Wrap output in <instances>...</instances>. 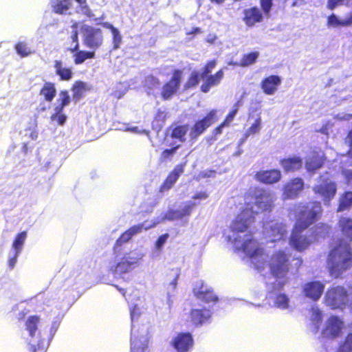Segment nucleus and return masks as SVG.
I'll list each match as a JSON object with an SVG mask.
<instances>
[{
    "instance_id": "nucleus-1",
    "label": "nucleus",
    "mask_w": 352,
    "mask_h": 352,
    "mask_svg": "<svg viewBox=\"0 0 352 352\" xmlns=\"http://www.w3.org/2000/svg\"><path fill=\"white\" fill-rule=\"evenodd\" d=\"M251 210L252 209L245 208L237 215L230 226L227 237L237 250H242L250 258L257 270L262 272L265 269L267 256L251 234L247 232L254 220L253 212Z\"/></svg>"
},
{
    "instance_id": "nucleus-2",
    "label": "nucleus",
    "mask_w": 352,
    "mask_h": 352,
    "mask_svg": "<svg viewBox=\"0 0 352 352\" xmlns=\"http://www.w3.org/2000/svg\"><path fill=\"white\" fill-rule=\"evenodd\" d=\"M296 222L289 238V245L297 251H303L316 241V238L302 236L300 233L316 221L322 212L319 202L309 203L299 206L298 208Z\"/></svg>"
},
{
    "instance_id": "nucleus-3",
    "label": "nucleus",
    "mask_w": 352,
    "mask_h": 352,
    "mask_svg": "<svg viewBox=\"0 0 352 352\" xmlns=\"http://www.w3.org/2000/svg\"><path fill=\"white\" fill-rule=\"evenodd\" d=\"M328 265L333 276L338 277L352 265V254L349 245L342 243L335 247L328 258Z\"/></svg>"
},
{
    "instance_id": "nucleus-4",
    "label": "nucleus",
    "mask_w": 352,
    "mask_h": 352,
    "mask_svg": "<svg viewBox=\"0 0 352 352\" xmlns=\"http://www.w3.org/2000/svg\"><path fill=\"white\" fill-rule=\"evenodd\" d=\"M245 208L253 212V215L259 212L271 210L273 208L274 198L270 192L263 188H254L250 190L246 197Z\"/></svg>"
},
{
    "instance_id": "nucleus-5",
    "label": "nucleus",
    "mask_w": 352,
    "mask_h": 352,
    "mask_svg": "<svg viewBox=\"0 0 352 352\" xmlns=\"http://www.w3.org/2000/svg\"><path fill=\"white\" fill-rule=\"evenodd\" d=\"M289 257L283 252H275L270 259V272L275 278L280 279L278 283L280 287L286 282L285 277L289 271Z\"/></svg>"
},
{
    "instance_id": "nucleus-6",
    "label": "nucleus",
    "mask_w": 352,
    "mask_h": 352,
    "mask_svg": "<svg viewBox=\"0 0 352 352\" xmlns=\"http://www.w3.org/2000/svg\"><path fill=\"white\" fill-rule=\"evenodd\" d=\"M313 190L322 198L324 204H328L334 197L337 186L336 184L330 179L329 174L325 173L320 177L318 184L314 187Z\"/></svg>"
},
{
    "instance_id": "nucleus-7",
    "label": "nucleus",
    "mask_w": 352,
    "mask_h": 352,
    "mask_svg": "<svg viewBox=\"0 0 352 352\" xmlns=\"http://www.w3.org/2000/svg\"><path fill=\"white\" fill-rule=\"evenodd\" d=\"M349 294L343 287L329 289L324 296L325 304L331 309H342L349 301Z\"/></svg>"
},
{
    "instance_id": "nucleus-8",
    "label": "nucleus",
    "mask_w": 352,
    "mask_h": 352,
    "mask_svg": "<svg viewBox=\"0 0 352 352\" xmlns=\"http://www.w3.org/2000/svg\"><path fill=\"white\" fill-rule=\"evenodd\" d=\"M263 232L271 242L280 241L287 234V226L276 220L266 221L263 223Z\"/></svg>"
},
{
    "instance_id": "nucleus-9",
    "label": "nucleus",
    "mask_w": 352,
    "mask_h": 352,
    "mask_svg": "<svg viewBox=\"0 0 352 352\" xmlns=\"http://www.w3.org/2000/svg\"><path fill=\"white\" fill-rule=\"evenodd\" d=\"M217 110L210 111L207 116L202 120L197 122L195 125L192 127L190 132V137L192 139H196L204 131L212 125L217 120Z\"/></svg>"
},
{
    "instance_id": "nucleus-10",
    "label": "nucleus",
    "mask_w": 352,
    "mask_h": 352,
    "mask_svg": "<svg viewBox=\"0 0 352 352\" xmlns=\"http://www.w3.org/2000/svg\"><path fill=\"white\" fill-rule=\"evenodd\" d=\"M343 323L338 317L331 316L325 322L322 336L327 338H336L340 335Z\"/></svg>"
},
{
    "instance_id": "nucleus-11",
    "label": "nucleus",
    "mask_w": 352,
    "mask_h": 352,
    "mask_svg": "<svg viewBox=\"0 0 352 352\" xmlns=\"http://www.w3.org/2000/svg\"><path fill=\"white\" fill-rule=\"evenodd\" d=\"M303 188V180L299 177L294 178L285 185L283 188V196L285 198H296L302 191Z\"/></svg>"
},
{
    "instance_id": "nucleus-12",
    "label": "nucleus",
    "mask_w": 352,
    "mask_h": 352,
    "mask_svg": "<svg viewBox=\"0 0 352 352\" xmlns=\"http://www.w3.org/2000/svg\"><path fill=\"white\" fill-rule=\"evenodd\" d=\"M182 79V72L175 71L172 79L166 83L162 91V96L164 99H169L177 91Z\"/></svg>"
},
{
    "instance_id": "nucleus-13",
    "label": "nucleus",
    "mask_w": 352,
    "mask_h": 352,
    "mask_svg": "<svg viewBox=\"0 0 352 352\" xmlns=\"http://www.w3.org/2000/svg\"><path fill=\"white\" fill-rule=\"evenodd\" d=\"M324 288V285L319 281L309 282L303 286V293L306 297L316 301L320 298Z\"/></svg>"
},
{
    "instance_id": "nucleus-14",
    "label": "nucleus",
    "mask_w": 352,
    "mask_h": 352,
    "mask_svg": "<svg viewBox=\"0 0 352 352\" xmlns=\"http://www.w3.org/2000/svg\"><path fill=\"white\" fill-rule=\"evenodd\" d=\"M255 178L260 182L272 184L280 181L281 172L277 169L260 170L256 173Z\"/></svg>"
},
{
    "instance_id": "nucleus-15",
    "label": "nucleus",
    "mask_w": 352,
    "mask_h": 352,
    "mask_svg": "<svg viewBox=\"0 0 352 352\" xmlns=\"http://www.w3.org/2000/svg\"><path fill=\"white\" fill-rule=\"evenodd\" d=\"M194 293L196 296L206 302H211L217 300V296L211 291L210 288L205 285L202 281H198L195 287Z\"/></svg>"
},
{
    "instance_id": "nucleus-16",
    "label": "nucleus",
    "mask_w": 352,
    "mask_h": 352,
    "mask_svg": "<svg viewBox=\"0 0 352 352\" xmlns=\"http://www.w3.org/2000/svg\"><path fill=\"white\" fill-rule=\"evenodd\" d=\"M281 83V78L278 76H270L263 79L261 83L263 91L267 95H274Z\"/></svg>"
},
{
    "instance_id": "nucleus-17",
    "label": "nucleus",
    "mask_w": 352,
    "mask_h": 352,
    "mask_svg": "<svg viewBox=\"0 0 352 352\" xmlns=\"http://www.w3.org/2000/svg\"><path fill=\"white\" fill-rule=\"evenodd\" d=\"M85 43L90 47H97L102 44V36L99 29L87 28L85 30Z\"/></svg>"
},
{
    "instance_id": "nucleus-18",
    "label": "nucleus",
    "mask_w": 352,
    "mask_h": 352,
    "mask_svg": "<svg viewBox=\"0 0 352 352\" xmlns=\"http://www.w3.org/2000/svg\"><path fill=\"white\" fill-rule=\"evenodd\" d=\"M324 163L322 153H313L307 157L305 162V168L308 172H314L320 168Z\"/></svg>"
},
{
    "instance_id": "nucleus-19",
    "label": "nucleus",
    "mask_w": 352,
    "mask_h": 352,
    "mask_svg": "<svg viewBox=\"0 0 352 352\" xmlns=\"http://www.w3.org/2000/svg\"><path fill=\"white\" fill-rule=\"evenodd\" d=\"M192 344V338L190 333L179 334L174 340V346L179 352L188 351Z\"/></svg>"
},
{
    "instance_id": "nucleus-20",
    "label": "nucleus",
    "mask_w": 352,
    "mask_h": 352,
    "mask_svg": "<svg viewBox=\"0 0 352 352\" xmlns=\"http://www.w3.org/2000/svg\"><path fill=\"white\" fill-rule=\"evenodd\" d=\"M223 77V70H219L214 75H212L205 78V82L201 85V89L203 92H208L210 87L216 86L219 84L221 79Z\"/></svg>"
},
{
    "instance_id": "nucleus-21",
    "label": "nucleus",
    "mask_w": 352,
    "mask_h": 352,
    "mask_svg": "<svg viewBox=\"0 0 352 352\" xmlns=\"http://www.w3.org/2000/svg\"><path fill=\"white\" fill-rule=\"evenodd\" d=\"M243 15V20L245 22H261L263 19L261 10L256 6L245 9Z\"/></svg>"
},
{
    "instance_id": "nucleus-22",
    "label": "nucleus",
    "mask_w": 352,
    "mask_h": 352,
    "mask_svg": "<svg viewBox=\"0 0 352 352\" xmlns=\"http://www.w3.org/2000/svg\"><path fill=\"white\" fill-rule=\"evenodd\" d=\"M54 69L56 74L60 76L62 80H69L72 78L73 72L71 68L64 65L62 61H54Z\"/></svg>"
},
{
    "instance_id": "nucleus-23",
    "label": "nucleus",
    "mask_w": 352,
    "mask_h": 352,
    "mask_svg": "<svg viewBox=\"0 0 352 352\" xmlns=\"http://www.w3.org/2000/svg\"><path fill=\"white\" fill-rule=\"evenodd\" d=\"M338 227L342 234L352 241V219L348 217H341L338 221Z\"/></svg>"
},
{
    "instance_id": "nucleus-24",
    "label": "nucleus",
    "mask_w": 352,
    "mask_h": 352,
    "mask_svg": "<svg viewBox=\"0 0 352 352\" xmlns=\"http://www.w3.org/2000/svg\"><path fill=\"white\" fill-rule=\"evenodd\" d=\"M302 160L298 157L285 159L281 162V166L286 172L297 170L302 167Z\"/></svg>"
},
{
    "instance_id": "nucleus-25",
    "label": "nucleus",
    "mask_w": 352,
    "mask_h": 352,
    "mask_svg": "<svg viewBox=\"0 0 352 352\" xmlns=\"http://www.w3.org/2000/svg\"><path fill=\"white\" fill-rule=\"evenodd\" d=\"M211 316L209 310L194 309L190 313V318L193 324H201L207 320Z\"/></svg>"
},
{
    "instance_id": "nucleus-26",
    "label": "nucleus",
    "mask_w": 352,
    "mask_h": 352,
    "mask_svg": "<svg viewBox=\"0 0 352 352\" xmlns=\"http://www.w3.org/2000/svg\"><path fill=\"white\" fill-rule=\"evenodd\" d=\"M184 172L183 166H177L166 179L162 190L170 189L177 180L180 175Z\"/></svg>"
},
{
    "instance_id": "nucleus-27",
    "label": "nucleus",
    "mask_w": 352,
    "mask_h": 352,
    "mask_svg": "<svg viewBox=\"0 0 352 352\" xmlns=\"http://www.w3.org/2000/svg\"><path fill=\"white\" fill-rule=\"evenodd\" d=\"M147 344V338L142 336L138 340L135 335L131 338V352H144Z\"/></svg>"
},
{
    "instance_id": "nucleus-28",
    "label": "nucleus",
    "mask_w": 352,
    "mask_h": 352,
    "mask_svg": "<svg viewBox=\"0 0 352 352\" xmlns=\"http://www.w3.org/2000/svg\"><path fill=\"white\" fill-rule=\"evenodd\" d=\"M71 0H52V6L57 14H64L71 7Z\"/></svg>"
},
{
    "instance_id": "nucleus-29",
    "label": "nucleus",
    "mask_w": 352,
    "mask_h": 352,
    "mask_svg": "<svg viewBox=\"0 0 352 352\" xmlns=\"http://www.w3.org/2000/svg\"><path fill=\"white\" fill-rule=\"evenodd\" d=\"M160 222V220H154L152 221L151 223H148V221H144L141 224L132 226L128 230L130 232L132 236H134L135 234L142 232V230H147L151 228L155 227Z\"/></svg>"
},
{
    "instance_id": "nucleus-30",
    "label": "nucleus",
    "mask_w": 352,
    "mask_h": 352,
    "mask_svg": "<svg viewBox=\"0 0 352 352\" xmlns=\"http://www.w3.org/2000/svg\"><path fill=\"white\" fill-rule=\"evenodd\" d=\"M71 98L67 91H61L58 94V98L56 100V106L54 109L58 111H63L65 107L70 104Z\"/></svg>"
},
{
    "instance_id": "nucleus-31",
    "label": "nucleus",
    "mask_w": 352,
    "mask_h": 352,
    "mask_svg": "<svg viewBox=\"0 0 352 352\" xmlns=\"http://www.w3.org/2000/svg\"><path fill=\"white\" fill-rule=\"evenodd\" d=\"M351 207H352V192H346L340 198L338 212L349 210Z\"/></svg>"
},
{
    "instance_id": "nucleus-32",
    "label": "nucleus",
    "mask_w": 352,
    "mask_h": 352,
    "mask_svg": "<svg viewBox=\"0 0 352 352\" xmlns=\"http://www.w3.org/2000/svg\"><path fill=\"white\" fill-rule=\"evenodd\" d=\"M56 93V90L54 85L51 82H46L41 90V94L43 96L48 102H51L54 99Z\"/></svg>"
},
{
    "instance_id": "nucleus-33",
    "label": "nucleus",
    "mask_w": 352,
    "mask_h": 352,
    "mask_svg": "<svg viewBox=\"0 0 352 352\" xmlns=\"http://www.w3.org/2000/svg\"><path fill=\"white\" fill-rule=\"evenodd\" d=\"M144 256V254L140 250H135L126 253L123 256L133 266L137 265L140 260Z\"/></svg>"
},
{
    "instance_id": "nucleus-34",
    "label": "nucleus",
    "mask_w": 352,
    "mask_h": 352,
    "mask_svg": "<svg viewBox=\"0 0 352 352\" xmlns=\"http://www.w3.org/2000/svg\"><path fill=\"white\" fill-rule=\"evenodd\" d=\"M95 56L94 52L80 51L76 52L74 55V63L76 65L82 64L85 60L93 58Z\"/></svg>"
},
{
    "instance_id": "nucleus-35",
    "label": "nucleus",
    "mask_w": 352,
    "mask_h": 352,
    "mask_svg": "<svg viewBox=\"0 0 352 352\" xmlns=\"http://www.w3.org/2000/svg\"><path fill=\"white\" fill-rule=\"evenodd\" d=\"M26 237H27L26 232H22L16 236V237L12 244V248L16 252V254H19V253L21 252L22 246L24 244Z\"/></svg>"
},
{
    "instance_id": "nucleus-36",
    "label": "nucleus",
    "mask_w": 352,
    "mask_h": 352,
    "mask_svg": "<svg viewBox=\"0 0 352 352\" xmlns=\"http://www.w3.org/2000/svg\"><path fill=\"white\" fill-rule=\"evenodd\" d=\"M133 269V266L131 265L129 261L122 258V260L117 263L115 272L119 274L127 273Z\"/></svg>"
},
{
    "instance_id": "nucleus-37",
    "label": "nucleus",
    "mask_w": 352,
    "mask_h": 352,
    "mask_svg": "<svg viewBox=\"0 0 352 352\" xmlns=\"http://www.w3.org/2000/svg\"><path fill=\"white\" fill-rule=\"evenodd\" d=\"M261 129V118L258 117L254 122L250 126V127L246 131L244 136L245 140L247 139L250 135L257 134Z\"/></svg>"
},
{
    "instance_id": "nucleus-38",
    "label": "nucleus",
    "mask_w": 352,
    "mask_h": 352,
    "mask_svg": "<svg viewBox=\"0 0 352 352\" xmlns=\"http://www.w3.org/2000/svg\"><path fill=\"white\" fill-rule=\"evenodd\" d=\"M107 24L108 25L107 28L111 30V34L113 35V47L115 50H116L119 48L122 42V36L118 29L115 28L112 25L109 23Z\"/></svg>"
},
{
    "instance_id": "nucleus-39",
    "label": "nucleus",
    "mask_w": 352,
    "mask_h": 352,
    "mask_svg": "<svg viewBox=\"0 0 352 352\" xmlns=\"http://www.w3.org/2000/svg\"><path fill=\"white\" fill-rule=\"evenodd\" d=\"M85 83L82 82H76L72 88L73 99L78 101L82 96L85 90Z\"/></svg>"
},
{
    "instance_id": "nucleus-40",
    "label": "nucleus",
    "mask_w": 352,
    "mask_h": 352,
    "mask_svg": "<svg viewBox=\"0 0 352 352\" xmlns=\"http://www.w3.org/2000/svg\"><path fill=\"white\" fill-rule=\"evenodd\" d=\"M258 56L259 53L257 52L245 55L241 60L240 65L242 67H245L254 64Z\"/></svg>"
},
{
    "instance_id": "nucleus-41",
    "label": "nucleus",
    "mask_w": 352,
    "mask_h": 352,
    "mask_svg": "<svg viewBox=\"0 0 352 352\" xmlns=\"http://www.w3.org/2000/svg\"><path fill=\"white\" fill-rule=\"evenodd\" d=\"M329 227L324 224H318L313 230L314 236H309L311 239L313 237L316 238V240L318 237H323L324 236L329 232Z\"/></svg>"
},
{
    "instance_id": "nucleus-42",
    "label": "nucleus",
    "mask_w": 352,
    "mask_h": 352,
    "mask_svg": "<svg viewBox=\"0 0 352 352\" xmlns=\"http://www.w3.org/2000/svg\"><path fill=\"white\" fill-rule=\"evenodd\" d=\"M39 321V318L37 316L30 317L26 322V329L30 333V336H34V331L36 330V326Z\"/></svg>"
},
{
    "instance_id": "nucleus-43",
    "label": "nucleus",
    "mask_w": 352,
    "mask_h": 352,
    "mask_svg": "<svg viewBox=\"0 0 352 352\" xmlns=\"http://www.w3.org/2000/svg\"><path fill=\"white\" fill-rule=\"evenodd\" d=\"M311 320L315 325L316 331H318L319 328V324L322 320V312L318 308L312 307L311 309Z\"/></svg>"
},
{
    "instance_id": "nucleus-44",
    "label": "nucleus",
    "mask_w": 352,
    "mask_h": 352,
    "mask_svg": "<svg viewBox=\"0 0 352 352\" xmlns=\"http://www.w3.org/2000/svg\"><path fill=\"white\" fill-rule=\"evenodd\" d=\"M15 50L19 55L22 57L28 56L33 53L30 47L25 43H19L15 45Z\"/></svg>"
},
{
    "instance_id": "nucleus-45",
    "label": "nucleus",
    "mask_w": 352,
    "mask_h": 352,
    "mask_svg": "<svg viewBox=\"0 0 352 352\" xmlns=\"http://www.w3.org/2000/svg\"><path fill=\"white\" fill-rule=\"evenodd\" d=\"M78 3L80 4V12L82 14L89 17V20L96 21L98 19L97 17L94 16V14H92L91 11L89 9L88 6L86 5V0H76Z\"/></svg>"
},
{
    "instance_id": "nucleus-46",
    "label": "nucleus",
    "mask_w": 352,
    "mask_h": 352,
    "mask_svg": "<svg viewBox=\"0 0 352 352\" xmlns=\"http://www.w3.org/2000/svg\"><path fill=\"white\" fill-rule=\"evenodd\" d=\"M188 131V128L187 126H177L172 133V137L178 138L182 141H184V136Z\"/></svg>"
},
{
    "instance_id": "nucleus-47",
    "label": "nucleus",
    "mask_w": 352,
    "mask_h": 352,
    "mask_svg": "<svg viewBox=\"0 0 352 352\" xmlns=\"http://www.w3.org/2000/svg\"><path fill=\"white\" fill-rule=\"evenodd\" d=\"M275 305L280 309L289 307V299L285 294L278 295L275 300Z\"/></svg>"
},
{
    "instance_id": "nucleus-48",
    "label": "nucleus",
    "mask_w": 352,
    "mask_h": 352,
    "mask_svg": "<svg viewBox=\"0 0 352 352\" xmlns=\"http://www.w3.org/2000/svg\"><path fill=\"white\" fill-rule=\"evenodd\" d=\"M52 121H57L59 125H63L67 120V116L63 113V111H58L54 109V113L52 114L51 117Z\"/></svg>"
},
{
    "instance_id": "nucleus-49",
    "label": "nucleus",
    "mask_w": 352,
    "mask_h": 352,
    "mask_svg": "<svg viewBox=\"0 0 352 352\" xmlns=\"http://www.w3.org/2000/svg\"><path fill=\"white\" fill-rule=\"evenodd\" d=\"M260 5L266 16H269L273 6V0H260Z\"/></svg>"
},
{
    "instance_id": "nucleus-50",
    "label": "nucleus",
    "mask_w": 352,
    "mask_h": 352,
    "mask_svg": "<svg viewBox=\"0 0 352 352\" xmlns=\"http://www.w3.org/2000/svg\"><path fill=\"white\" fill-rule=\"evenodd\" d=\"M338 352H352V333H350L345 342L340 346Z\"/></svg>"
},
{
    "instance_id": "nucleus-51",
    "label": "nucleus",
    "mask_w": 352,
    "mask_h": 352,
    "mask_svg": "<svg viewBox=\"0 0 352 352\" xmlns=\"http://www.w3.org/2000/svg\"><path fill=\"white\" fill-rule=\"evenodd\" d=\"M183 215L181 212V210H172L168 212L164 217L162 218V220H164V219H166L168 220H177V219H181L183 218Z\"/></svg>"
},
{
    "instance_id": "nucleus-52",
    "label": "nucleus",
    "mask_w": 352,
    "mask_h": 352,
    "mask_svg": "<svg viewBox=\"0 0 352 352\" xmlns=\"http://www.w3.org/2000/svg\"><path fill=\"white\" fill-rule=\"evenodd\" d=\"M199 82V74L197 72H192L185 85L186 88H190L196 86Z\"/></svg>"
},
{
    "instance_id": "nucleus-53",
    "label": "nucleus",
    "mask_w": 352,
    "mask_h": 352,
    "mask_svg": "<svg viewBox=\"0 0 352 352\" xmlns=\"http://www.w3.org/2000/svg\"><path fill=\"white\" fill-rule=\"evenodd\" d=\"M195 206H196L195 202H192V201L186 202L185 206L182 209H180L183 217L189 216L191 214L192 209Z\"/></svg>"
},
{
    "instance_id": "nucleus-54",
    "label": "nucleus",
    "mask_w": 352,
    "mask_h": 352,
    "mask_svg": "<svg viewBox=\"0 0 352 352\" xmlns=\"http://www.w3.org/2000/svg\"><path fill=\"white\" fill-rule=\"evenodd\" d=\"M168 234H164L160 236L157 241L155 242V247L156 250L160 252L163 248L164 245L166 243L168 239Z\"/></svg>"
},
{
    "instance_id": "nucleus-55",
    "label": "nucleus",
    "mask_w": 352,
    "mask_h": 352,
    "mask_svg": "<svg viewBox=\"0 0 352 352\" xmlns=\"http://www.w3.org/2000/svg\"><path fill=\"white\" fill-rule=\"evenodd\" d=\"M239 106V102H237L234 106V109L232 111H230V113L226 117V120L223 122V124H230V123L233 120L234 116H236Z\"/></svg>"
},
{
    "instance_id": "nucleus-56",
    "label": "nucleus",
    "mask_w": 352,
    "mask_h": 352,
    "mask_svg": "<svg viewBox=\"0 0 352 352\" xmlns=\"http://www.w3.org/2000/svg\"><path fill=\"white\" fill-rule=\"evenodd\" d=\"M145 84L149 89H153L160 85V81L155 77L151 76L146 78Z\"/></svg>"
},
{
    "instance_id": "nucleus-57",
    "label": "nucleus",
    "mask_w": 352,
    "mask_h": 352,
    "mask_svg": "<svg viewBox=\"0 0 352 352\" xmlns=\"http://www.w3.org/2000/svg\"><path fill=\"white\" fill-rule=\"evenodd\" d=\"M216 65V61L212 60L209 62L205 67L204 70L203 71L202 74H201V78L202 79H204L207 77L208 74L211 72V71L214 68Z\"/></svg>"
},
{
    "instance_id": "nucleus-58",
    "label": "nucleus",
    "mask_w": 352,
    "mask_h": 352,
    "mask_svg": "<svg viewBox=\"0 0 352 352\" xmlns=\"http://www.w3.org/2000/svg\"><path fill=\"white\" fill-rule=\"evenodd\" d=\"M349 1L350 0H327V8L329 10H333L337 6Z\"/></svg>"
},
{
    "instance_id": "nucleus-59",
    "label": "nucleus",
    "mask_w": 352,
    "mask_h": 352,
    "mask_svg": "<svg viewBox=\"0 0 352 352\" xmlns=\"http://www.w3.org/2000/svg\"><path fill=\"white\" fill-rule=\"evenodd\" d=\"M334 119L338 121H348L352 119V114L339 113L334 116Z\"/></svg>"
},
{
    "instance_id": "nucleus-60",
    "label": "nucleus",
    "mask_w": 352,
    "mask_h": 352,
    "mask_svg": "<svg viewBox=\"0 0 352 352\" xmlns=\"http://www.w3.org/2000/svg\"><path fill=\"white\" fill-rule=\"evenodd\" d=\"M132 235L130 232L127 230L125 232H124L118 239V241L121 243H125L129 241L132 238Z\"/></svg>"
},
{
    "instance_id": "nucleus-61",
    "label": "nucleus",
    "mask_w": 352,
    "mask_h": 352,
    "mask_svg": "<svg viewBox=\"0 0 352 352\" xmlns=\"http://www.w3.org/2000/svg\"><path fill=\"white\" fill-rule=\"evenodd\" d=\"M177 147L173 148L171 149H167L162 152V157L163 159L168 158L170 155H173L177 150Z\"/></svg>"
},
{
    "instance_id": "nucleus-62",
    "label": "nucleus",
    "mask_w": 352,
    "mask_h": 352,
    "mask_svg": "<svg viewBox=\"0 0 352 352\" xmlns=\"http://www.w3.org/2000/svg\"><path fill=\"white\" fill-rule=\"evenodd\" d=\"M332 126H333V124H331V123L328 122L324 126H322L320 129L319 131L320 133H324V134H328L329 133V129L332 128Z\"/></svg>"
},
{
    "instance_id": "nucleus-63",
    "label": "nucleus",
    "mask_w": 352,
    "mask_h": 352,
    "mask_svg": "<svg viewBox=\"0 0 352 352\" xmlns=\"http://www.w3.org/2000/svg\"><path fill=\"white\" fill-rule=\"evenodd\" d=\"M208 195L204 192H198V193H196L194 196H193V199H206L208 198Z\"/></svg>"
},
{
    "instance_id": "nucleus-64",
    "label": "nucleus",
    "mask_w": 352,
    "mask_h": 352,
    "mask_svg": "<svg viewBox=\"0 0 352 352\" xmlns=\"http://www.w3.org/2000/svg\"><path fill=\"white\" fill-rule=\"evenodd\" d=\"M343 175H344V177L348 182H352V170H344Z\"/></svg>"
}]
</instances>
